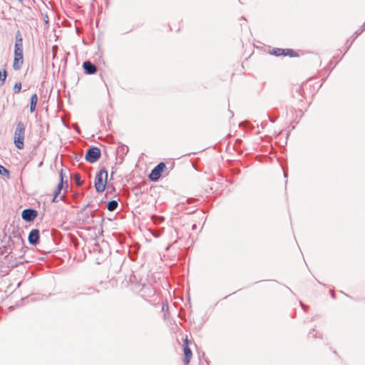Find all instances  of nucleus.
<instances>
[{
  "instance_id": "1",
  "label": "nucleus",
  "mask_w": 365,
  "mask_h": 365,
  "mask_svg": "<svg viewBox=\"0 0 365 365\" xmlns=\"http://www.w3.org/2000/svg\"><path fill=\"white\" fill-rule=\"evenodd\" d=\"M25 126L23 122L19 121L14 132V144L18 149H23L24 144Z\"/></svg>"
},
{
  "instance_id": "2",
  "label": "nucleus",
  "mask_w": 365,
  "mask_h": 365,
  "mask_svg": "<svg viewBox=\"0 0 365 365\" xmlns=\"http://www.w3.org/2000/svg\"><path fill=\"white\" fill-rule=\"evenodd\" d=\"M107 180L108 172L105 168H102L95 178V188L98 192H102L105 190Z\"/></svg>"
},
{
  "instance_id": "3",
  "label": "nucleus",
  "mask_w": 365,
  "mask_h": 365,
  "mask_svg": "<svg viewBox=\"0 0 365 365\" xmlns=\"http://www.w3.org/2000/svg\"><path fill=\"white\" fill-rule=\"evenodd\" d=\"M24 63L23 46H14V59L13 68L15 71L20 70Z\"/></svg>"
},
{
  "instance_id": "4",
  "label": "nucleus",
  "mask_w": 365,
  "mask_h": 365,
  "mask_svg": "<svg viewBox=\"0 0 365 365\" xmlns=\"http://www.w3.org/2000/svg\"><path fill=\"white\" fill-rule=\"evenodd\" d=\"M101 157V150L97 147L88 149L85 155V159L91 163H96Z\"/></svg>"
},
{
  "instance_id": "5",
  "label": "nucleus",
  "mask_w": 365,
  "mask_h": 365,
  "mask_svg": "<svg viewBox=\"0 0 365 365\" xmlns=\"http://www.w3.org/2000/svg\"><path fill=\"white\" fill-rule=\"evenodd\" d=\"M165 168H166V165L164 163L161 162L159 164H158V165H156L152 170V171L149 175L150 180L154 181V182L157 181L160 178L162 172Z\"/></svg>"
},
{
  "instance_id": "6",
  "label": "nucleus",
  "mask_w": 365,
  "mask_h": 365,
  "mask_svg": "<svg viewBox=\"0 0 365 365\" xmlns=\"http://www.w3.org/2000/svg\"><path fill=\"white\" fill-rule=\"evenodd\" d=\"M37 214L38 212L36 210L28 208L22 211L21 217L25 221L31 222L36 218Z\"/></svg>"
},
{
  "instance_id": "7",
  "label": "nucleus",
  "mask_w": 365,
  "mask_h": 365,
  "mask_svg": "<svg viewBox=\"0 0 365 365\" xmlns=\"http://www.w3.org/2000/svg\"><path fill=\"white\" fill-rule=\"evenodd\" d=\"M29 242L32 245H36L39 241V230L37 229L32 230L29 235Z\"/></svg>"
},
{
  "instance_id": "8",
  "label": "nucleus",
  "mask_w": 365,
  "mask_h": 365,
  "mask_svg": "<svg viewBox=\"0 0 365 365\" xmlns=\"http://www.w3.org/2000/svg\"><path fill=\"white\" fill-rule=\"evenodd\" d=\"M83 69L87 74H93L96 72V66L90 61H85L83 64Z\"/></svg>"
},
{
  "instance_id": "9",
  "label": "nucleus",
  "mask_w": 365,
  "mask_h": 365,
  "mask_svg": "<svg viewBox=\"0 0 365 365\" xmlns=\"http://www.w3.org/2000/svg\"><path fill=\"white\" fill-rule=\"evenodd\" d=\"M185 345L184 346V354H185L184 362L187 365L189 364V362L190 361V359L192 356V351H191L190 349L188 347L187 339H185Z\"/></svg>"
},
{
  "instance_id": "10",
  "label": "nucleus",
  "mask_w": 365,
  "mask_h": 365,
  "mask_svg": "<svg viewBox=\"0 0 365 365\" xmlns=\"http://www.w3.org/2000/svg\"><path fill=\"white\" fill-rule=\"evenodd\" d=\"M38 101V96L36 93H34L31 97L30 101V112L33 113L36 110V103Z\"/></svg>"
},
{
  "instance_id": "11",
  "label": "nucleus",
  "mask_w": 365,
  "mask_h": 365,
  "mask_svg": "<svg viewBox=\"0 0 365 365\" xmlns=\"http://www.w3.org/2000/svg\"><path fill=\"white\" fill-rule=\"evenodd\" d=\"M60 176H61V182H59L58 185H57V188L54 192L55 197H58V195L61 193V191L63 188V170H61Z\"/></svg>"
},
{
  "instance_id": "12",
  "label": "nucleus",
  "mask_w": 365,
  "mask_h": 365,
  "mask_svg": "<svg viewBox=\"0 0 365 365\" xmlns=\"http://www.w3.org/2000/svg\"><path fill=\"white\" fill-rule=\"evenodd\" d=\"M14 46H23V38L21 34L19 31H17L15 34V45Z\"/></svg>"
},
{
  "instance_id": "13",
  "label": "nucleus",
  "mask_w": 365,
  "mask_h": 365,
  "mask_svg": "<svg viewBox=\"0 0 365 365\" xmlns=\"http://www.w3.org/2000/svg\"><path fill=\"white\" fill-rule=\"evenodd\" d=\"M118 206V203L116 200H110L107 205V209L109 211H114Z\"/></svg>"
},
{
  "instance_id": "14",
  "label": "nucleus",
  "mask_w": 365,
  "mask_h": 365,
  "mask_svg": "<svg viewBox=\"0 0 365 365\" xmlns=\"http://www.w3.org/2000/svg\"><path fill=\"white\" fill-rule=\"evenodd\" d=\"M7 72L5 68L0 71V86H2L6 81Z\"/></svg>"
},
{
  "instance_id": "15",
  "label": "nucleus",
  "mask_w": 365,
  "mask_h": 365,
  "mask_svg": "<svg viewBox=\"0 0 365 365\" xmlns=\"http://www.w3.org/2000/svg\"><path fill=\"white\" fill-rule=\"evenodd\" d=\"M284 52V49L277 48L273 49L272 52L271 53H272L277 56H279L283 55Z\"/></svg>"
},
{
  "instance_id": "16",
  "label": "nucleus",
  "mask_w": 365,
  "mask_h": 365,
  "mask_svg": "<svg viewBox=\"0 0 365 365\" xmlns=\"http://www.w3.org/2000/svg\"><path fill=\"white\" fill-rule=\"evenodd\" d=\"M284 52L283 53L284 56H294V51L292 49H284Z\"/></svg>"
},
{
  "instance_id": "17",
  "label": "nucleus",
  "mask_w": 365,
  "mask_h": 365,
  "mask_svg": "<svg viewBox=\"0 0 365 365\" xmlns=\"http://www.w3.org/2000/svg\"><path fill=\"white\" fill-rule=\"evenodd\" d=\"M0 175H9V170L5 168L4 166L2 165H0Z\"/></svg>"
},
{
  "instance_id": "18",
  "label": "nucleus",
  "mask_w": 365,
  "mask_h": 365,
  "mask_svg": "<svg viewBox=\"0 0 365 365\" xmlns=\"http://www.w3.org/2000/svg\"><path fill=\"white\" fill-rule=\"evenodd\" d=\"M21 83H16L14 85V93H19L21 91Z\"/></svg>"
},
{
  "instance_id": "19",
  "label": "nucleus",
  "mask_w": 365,
  "mask_h": 365,
  "mask_svg": "<svg viewBox=\"0 0 365 365\" xmlns=\"http://www.w3.org/2000/svg\"><path fill=\"white\" fill-rule=\"evenodd\" d=\"M75 181L78 185H81L83 184V181L81 180L78 174L75 175Z\"/></svg>"
},
{
  "instance_id": "20",
  "label": "nucleus",
  "mask_w": 365,
  "mask_h": 365,
  "mask_svg": "<svg viewBox=\"0 0 365 365\" xmlns=\"http://www.w3.org/2000/svg\"><path fill=\"white\" fill-rule=\"evenodd\" d=\"M364 29H365V28H364V27H363V26H361V28L360 29L357 30V31L355 32L356 37L358 35L361 34L364 31Z\"/></svg>"
},
{
  "instance_id": "21",
  "label": "nucleus",
  "mask_w": 365,
  "mask_h": 365,
  "mask_svg": "<svg viewBox=\"0 0 365 365\" xmlns=\"http://www.w3.org/2000/svg\"><path fill=\"white\" fill-rule=\"evenodd\" d=\"M58 201V200L57 199V197H55V195H54L53 197L52 202H57Z\"/></svg>"
},
{
  "instance_id": "22",
  "label": "nucleus",
  "mask_w": 365,
  "mask_h": 365,
  "mask_svg": "<svg viewBox=\"0 0 365 365\" xmlns=\"http://www.w3.org/2000/svg\"><path fill=\"white\" fill-rule=\"evenodd\" d=\"M156 219L158 220V222H161L162 220H163V217H156ZM155 223H158L157 221H155Z\"/></svg>"
},
{
  "instance_id": "23",
  "label": "nucleus",
  "mask_w": 365,
  "mask_h": 365,
  "mask_svg": "<svg viewBox=\"0 0 365 365\" xmlns=\"http://www.w3.org/2000/svg\"><path fill=\"white\" fill-rule=\"evenodd\" d=\"M300 303H301V304H302V307H303V309H304V311H306V309H305V306H304L302 302H300Z\"/></svg>"
},
{
  "instance_id": "24",
  "label": "nucleus",
  "mask_w": 365,
  "mask_h": 365,
  "mask_svg": "<svg viewBox=\"0 0 365 365\" xmlns=\"http://www.w3.org/2000/svg\"><path fill=\"white\" fill-rule=\"evenodd\" d=\"M64 197V195L61 196L60 199L62 200Z\"/></svg>"
},
{
  "instance_id": "25",
  "label": "nucleus",
  "mask_w": 365,
  "mask_h": 365,
  "mask_svg": "<svg viewBox=\"0 0 365 365\" xmlns=\"http://www.w3.org/2000/svg\"><path fill=\"white\" fill-rule=\"evenodd\" d=\"M24 0H19V2L22 3Z\"/></svg>"
},
{
  "instance_id": "26",
  "label": "nucleus",
  "mask_w": 365,
  "mask_h": 365,
  "mask_svg": "<svg viewBox=\"0 0 365 365\" xmlns=\"http://www.w3.org/2000/svg\"><path fill=\"white\" fill-rule=\"evenodd\" d=\"M363 27L365 28V21H364V24H363Z\"/></svg>"
}]
</instances>
